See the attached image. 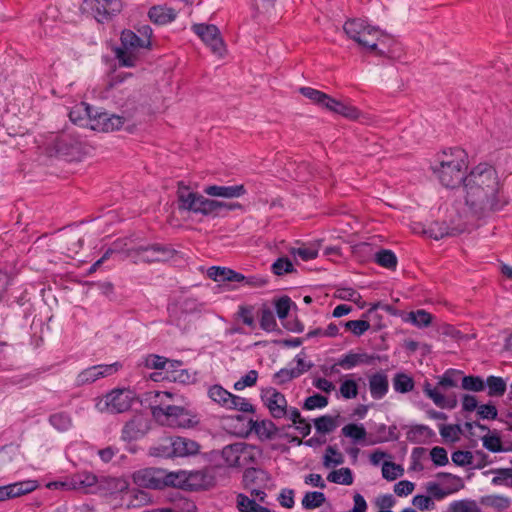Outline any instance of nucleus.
Listing matches in <instances>:
<instances>
[{
    "mask_svg": "<svg viewBox=\"0 0 512 512\" xmlns=\"http://www.w3.org/2000/svg\"><path fill=\"white\" fill-rule=\"evenodd\" d=\"M465 203L478 217L503 210L510 203L498 172L488 163H479L464 179Z\"/></svg>",
    "mask_w": 512,
    "mask_h": 512,
    "instance_id": "f257e3e1",
    "label": "nucleus"
},
{
    "mask_svg": "<svg viewBox=\"0 0 512 512\" xmlns=\"http://www.w3.org/2000/svg\"><path fill=\"white\" fill-rule=\"evenodd\" d=\"M148 399L152 417L163 426L190 429L200 422L198 414L188 404H181V397L176 393L153 391Z\"/></svg>",
    "mask_w": 512,
    "mask_h": 512,
    "instance_id": "f03ea898",
    "label": "nucleus"
},
{
    "mask_svg": "<svg viewBox=\"0 0 512 512\" xmlns=\"http://www.w3.org/2000/svg\"><path fill=\"white\" fill-rule=\"evenodd\" d=\"M343 29L346 35L355 41L362 49L375 52L381 57L394 58L395 51L392 48L385 49L386 42L392 41L374 26L365 20L354 18L345 22Z\"/></svg>",
    "mask_w": 512,
    "mask_h": 512,
    "instance_id": "7ed1b4c3",
    "label": "nucleus"
},
{
    "mask_svg": "<svg viewBox=\"0 0 512 512\" xmlns=\"http://www.w3.org/2000/svg\"><path fill=\"white\" fill-rule=\"evenodd\" d=\"M177 203L180 211L201 214L205 217H218L222 211H232L242 209V205L238 202H224L204 197L198 192L192 191L182 182L178 183Z\"/></svg>",
    "mask_w": 512,
    "mask_h": 512,
    "instance_id": "20e7f679",
    "label": "nucleus"
},
{
    "mask_svg": "<svg viewBox=\"0 0 512 512\" xmlns=\"http://www.w3.org/2000/svg\"><path fill=\"white\" fill-rule=\"evenodd\" d=\"M142 37L131 30H125L121 34V46L115 49L116 58L123 67H134L139 58L140 49H148L151 45L150 37L152 29L145 25L138 30Z\"/></svg>",
    "mask_w": 512,
    "mask_h": 512,
    "instance_id": "39448f33",
    "label": "nucleus"
},
{
    "mask_svg": "<svg viewBox=\"0 0 512 512\" xmlns=\"http://www.w3.org/2000/svg\"><path fill=\"white\" fill-rule=\"evenodd\" d=\"M443 156L440 165L433 168L441 184L447 188H456L461 183L464 184L463 171L467 168L465 152L462 149L455 148L450 150V154L444 152Z\"/></svg>",
    "mask_w": 512,
    "mask_h": 512,
    "instance_id": "423d86ee",
    "label": "nucleus"
},
{
    "mask_svg": "<svg viewBox=\"0 0 512 512\" xmlns=\"http://www.w3.org/2000/svg\"><path fill=\"white\" fill-rule=\"evenodd\" d=\"M136 482L149 488L160 489L164 486L186 487L187 471L166 472L161 469L139 471L134 475Z\"/></svg>",
    "mask_w": 512,
    "mask_h": 512,
    "instance_id": "0eeeda50",
    "label": "nucleus"
},
{
    "mask_svg": "<svg viewBox=\"0 0 512 512\" xmlns=\"http://www.w3.org/2000/svg\"><path fill=\"white\" fill-rule=\"evenodd\" d=\"M104 404L100 408L101 412L110 414H119L128 411L133 403L137 401L136 393L130 389L117 388L104 396Z\"/></svg>",
    "mask_w": 512,
    "mask_h": 512,
    "instance_id": "6e6552de",
    "label": "nucleus"
},
{
    "mask_svg": "<svg viewBox=\"0 0 512 512\" xmlns=\"http://www.w3.org/2000/svg\"><path fill=\"white\" fill-rule=\"evenodd\" d=\"M55 241L60 253L74 257L82 248L84 237L81 229L77 226L60 230Z\"/></svg>",
    "mask_w": 512,
    "mask_h": 512,
    "instance_id": "1a4fd4ad",
    "label": "nucleus"
},
{
    "mask_svg": "<svg viewBox=\"0 0 512 512\" xmlns=\"http://www.w3.org/2000/svg\"><path fill=\"white\" fill-rule=\"evenodd\" d=\"M192 30L208 47H210L214 54L218 56H222L224 54L225 44L217 26L203 23L194 24L192 26Z\"/></svg>",
    "mask_w": 512,
    "mask_h": 512,
    "instance_id": "9d476101",
    "label": "nucleus"
},
{
    "mask_svg": "<svg viewBox=\"0 0 512 512\" xmlns=\"http://www.w3.org/2000/svg\"><path fill=\"white\" fill-rule=\"evenodd\" d=\"M261 399L274 419H281L288 415V404L285 396L275 388L262 390Z\"/></svg>",
    "mask_w": 512,
    "mask_h": 512,
    "instance_id": "9b49d317",
    "label": "nucleus"
},
{
    "mask_svg": "<svg viewBox=\"0 0 512 512\" xmlns=\"http://www.w3.org/2000/svg\"><path fill=\"white\" fill-rule=\"evenodd\" d=\"M150 430V420L142 413H137L125 423L122 429V439L135 441L144 437Z\"/></svg>",
    "mask_w": 512,
    "mask_h": 512,
    "instance_id": "f8f14e48",
    "label": "nucleus"
},
{
    "mask_svg": "<svg viewBox=\"0 0 512 512\" xmlns=\"http://www.w3.org/2000/svg\"><path fill=\"white\" fill-rule=\"evenodd\" d=\"M137 259L143 262L152 263L167 261L173 257L175 250L162 244H153L150 246H140L134 250Z\"/></svg>",
    "mask_w": 512,
    "mask_h": 512,
    "instance_id": "ddd939ff",
    "label": "nucleus"
},
{
    "mask_svg": "<svg viewBox=\"0 0 512 512\" xmlns=\"http://www.w3.org/2000/svg\"><path fill=\"white\" fill-rule=\"evenodd\" d=\"M92 111L93 107L86 102L77 103L71 108L69 119L75 125L94 131L96 130V115H93Z\"/></svg>",
    "mask_w": 512,
    "mask_h": 512,
    "instance_id": "4468645a",
    "label": "nucleus"
},
{
    "mask_svg": "<svg viewBox=\"0 0 512 512\" xmlns=\"http://www.w3.org/2000/svg\"><path fill=\"white\" fill-rule=\"evenodd\" d=\"M49 148L56 156L73 157L79 151V142L68 133L57 134Z\"/></svg>",
    "mask_w": 512,
    "mask_h": 512,
    "instance_id": "2eb2a0df",
    "label": "nucleus"
},
{
    "mask_svg": "<svg viewBox=\"0 0 512 512\" xmlns=\"http://www.w3.org/2000/svg\"><path fill=\"white\" fill-rule=\"evenodd\" d=\"M467 228L466 222H458L456 224L448 225L447 220L434 221L424 231L431 238L435 240L442 239L446 236H456L463 233Z\"/></svg>",
    "mask_w": 512,
    "mask_h": 512,
    "instance_id": "dca6fc26",
    "label": "nucleus"
},
{
    "mask_svg": "<svg viewBox=\"0 0 512 512\" xmlns=\"http://www.w3.org/2000/svg\"><path fill=\"white\" fill-rule=\"evenodd\" d=\"M170 321L177 326L185 322L186 316L200 311V305L196 299L184 298L177 304L168 308Z\"/></svg>",
    "mask_w": 512,
    "mask_h": 512,
    "instance_id": "f3484780",
    "label": "nucleus"
},
{
    "mask_svg": "<svg viewBox=\"0 0 512 512\" xmlns=\"http://www.w3.org/2000/svg\"><path fill=\"white\" fill-rule=\"evenodd\" d=\"M378 358V356L369 355L367 353H354L350 351L338 359L337 363L331 367V371L336 372V366H340L343 369H352L359 364L371 365Z\"/></svg>",
    "mask_w": 512,
    "mask_h": 512,
    "instance_id": "a211bd4d",
    "label": "nucleus"
},
{
    "mask_svg": "<svg viewBox=\"0 0 512 512\" xmlns=\"http://www.w3.org/2000/svg\"><path fill=\"white\" fill-rule=\"evenodd\" d=\"M204 193L212 197L233 199L244 196L247 191L243 184L233 186L209 185L204 188Z\"/></svg>",
    "mask_w": 512,
    "mask_h": 512,
    "instance_id": "6ab92c4d",
    "label": "nucleus"
},
{
    "mask_svg": "<svg viewBox=\"0 0 512 512\" xmlns=\"http://www.w3.org/2000/svg\"><path fill=\"white\" fill-rule=\"evenodd\" d=\"M121 0H98V23L113 20L122 11Z\"/></svg>",
    "mask_w": 512,
    "mask_h": 512,
    "instance_id": "aec40b11",
    "label": "nucleus"
},
{
    "mask_svg": "<svg viewBox=\"0 0 512 512\" xmlns=\"http://www.w3.org/2000/svg\"><path fill=\"white\" fill-rule=\"evenodd\" d=\"M388 389V376L385 372H377L369 377V390L373 399H382L387 394Z\"/></svg>",
    "mask_w": 512,
    "mask_h": 512,
    "instance_id": "412c9836",
    "label": "nucleus"
},
{
    "mask_svg": "<svg viewBox=\"0 0 512 512\" xmlns=\"http://www.w3.org/2000/svg\"><path fill=\"white\" fill-rule=\"evenodd\" d=\"M173 441L175 457L194 456L200 452V444L192 439L175 436Z\"/></svg>",
    "mask_w": 512,
    "mask_h": 512,
    "instance_id": "4be33fe9",
    "label": "nucleus"
},
{
    "mask_svg": "<svg viewBox=\"0 0 512 512\" xmlns=\"http://www.w3.org/2000/svg\"><path fill=\"white\" fill-rule=\"evenodd\" d=\"M249 428L261 440L273 439L277 434V427L271 420H253L250 419L248 422Z\"/></svg>",
    "mask_w": 512,
    "mask_h": 512,
    "instance_id": "5701e85b",
    "label": "nucleus"
},
{
    "mask_svg": "<svg viewBox=\"0 0 512 512\" xmlns=\"http://www.w3.org/2000/svg\"><path fill=\"white\" fill-rule=\"evenodd\" d=\"M208 276L217 282H242L245 276L230 268L212 266L208 269Z\"/></svg>",
    "mask_w": 512,
    "mask_h": 512,
    "instance_id": "b1692460",
    "label": "nucleus"
},
{
    "mask_svg": "<svg viewBox=\"0 0 512 512\" xmlns=\"http://www.w3.org/2000/svg\"><path fill=\"white\" fill-rule=\"evenodd\" d=\"M150 20L157 25H166L175 20L177 12L166 5H157L149 9Z\"/></svg>",
    "mask_w": 512,
    "mask_h": 512,
    "instance_id": "393cba45",
    "label": "nucleus"
},
{
    "mask_svg": "<svg viewBox=\"0 0 512 512\" xmlns=\"http://www.w3.org/2000/svg\"><path fill=\"white\" fill-rule=\"evenodd\" d=\"M325 109L329 110L330 112L339 114L349 120H357L361 115L360 110H358L355 106L338 101L331 96Z\"/></svg>",
    "mask_w": 512,
    "mask_h": 512,
    "instance_id": "a878e982",
    "label": "nucleus"
},
{
    "mask_svg": "<svg viewBox=\"0 0 512 512\" xmlns=\"http://www.w3.org/2000/svg\"><path fill=\"white\" fill-rule=\"evenodd\" d=\"M186 487L191 490H200L206 488L211 482V476L205 470L187 471Z\"/></svg>",
    "mask_w": 512,
    "mask_h": 512,
    "instance_id": "bb28decb",
    "label": "nucleus"
},
{
    "mask_svg": "<svg viewBox=\"0 0 512 512\" xmlns=\"http://www.w3.org/2000/svg\"><path fill=\"white\" fill-rule=\"evenodd\" d=\"M149 453L155 457L175 458L173 437L162 438L155 446L150 447Z\"/></svg>",
    "mask_w": 512,
    "mask_h": 512,
    "instance_id": "cd10ccee",
    "label": "nucleus"
},
{
    "mask_svg": "<svg viewBox=\"0 0 512 512\" xmlns=\"http://www.w3.org/2000/svg\"><path fill=\"white\" fill-rule=\"evenodd\" d=\"M96 482V476H87L85 480H74L73 482H62V481H53L47 484V488L49 489H59V490H69V489H80V488H89L94 485Z\"/></svg>",
    "mask_w": 512,
    "mask_h": 512,
    "instance_id": "c85d7f7f",
    "label": "nucleus"
},
{
    "mask_svg": "<svg viewBox=\"0 0 512 512\" xmlns=\"http://www.w3.org/2000/svg\"><path fill=\"white\" fill-rule=\"evenodd\" d=\"M124 124V119L118 115L108 116L106 113H98V131L113 132L119 130Z\"/></svg>",
    "mask_w": 512,
    "mask_h": 512,
    "instance_id": "c756f323",
    "label": "nucleus"
},
{
    "mask_svg": "<svg viewBox=\"0 0 512 512\" xmlns=\"http://www.w3.org/2000/svg\"><path fill=\"white\" fill-rule=\"evenodd\" d=\"M222 454L229 465L239 466L241 457L246 454V447L242 443H235L224 447Z\"/></svg>",
    "mask_w": 512,
    "mask_h": 512,
    "instance_id": "7c9ffc66",
    "label": "nucleus"
},
{
    "mask_svg": "<svg viewBox=\"0 0 512 512\" xmlns=\"http://www.w3.org/2000/svg\"><path fill=\"white\" fill-rule=\"evenodd\" d=\"M209 397L222 407L228 409L231 406L233 394L220 385H213L208 391Z\"/></svg>",
    "mask_w": 512,
    "mask_h": 512,
    "instance_id": "2f4dec72",
    "label": "nucleus"
},
{
    "mask_svg": "<svg viewBox=\"0 0 512 512\" xmlns=\"http://www.w3.org/2000/svg\"><path fill=\"white\" fill-rule=\"evenodd\" d=\"M435 435L434 431L426 425H414L407 432V438L414 443H422Z\"/></svg>",
    "mask_w": 512,
    "mask_h": 512,
    "instance_id": "473e14b6",
    "label": "nucleus"
},
{
    "mask_svg": "<svg viewBox=\"0 0 512 512\" xmlns=\"http://www.w3.org/2000/svg\"><path fill=\"white\" fill-rule=\"evenodd\" d=\"M124 487L125 483L116 478L103 477L100 480L98 479V492H101L103 496L119 492Z\"/></svg>",
    "mask_w": 512,
    "mask_h": 512,
    "instance_id": "72a5a7b5",
    "label": "nucleus"
},
{
    "mask_svg": "<svg viewBox=\"0 0 512 512\" xmlns=\"http://www.w3.org/2000/svg\"><path fill=\"white\" fill-rule=\"evenodd\" d=\"M339 416L324 415L314 419V426L318 433L328 434L338 427Z\"/></svg>",
    "mask_w": 512,
    "mask_h": 512,
    "instance_id": "f704fd0d",
    "label": "nucleus"
},
{
    "mask_svg": "<svg viewBox=\"0 0 512 512\" xmlns=\"http://www.w3.org/2000/svg\"><path fill=\"white\" fill-rule=\"evenodd\" d=\"M299 92L306 98L310 99L313 103L320 107L326 108L330 96L320 90L311 87H301Z\"/></svg>",
    "mask_w": 512,
    "mask_h": 512,
    "instance_id": "c9c22d12",
    "label": "nucleus"
},
{
    "mask_svg": "<svg viewBox=\"0 0 512 512\" xmlns=\"http://www.w3.org/2000/svg\"><path fill=\"white\" fill-rule=\"evenodd\" d=\"M327 480L335 484L351 485L353 483V474L350 468L344 467L331 471L327 475Z\"/></svg>",
    "mask_w": 512,
    "mask_h": 512,
    "instance_id": "e433bc0d",
    "label": "nucleus"
},
{
    "mask_svg": "<svg viewBox=\"0 0 512 512\" xmlns=\"http://www.w3.org/2000/svg\"><path fill=\"white\" fill-rule=\"evenodd\" d=\"M310 368H311V365H308L307 367H303V368H292V369L283 368V369L279 370L277 373H275L274 379L277 384H284V383L291 381L294 378L299 377L301 374L308 371Z\"/></svg>",
    "mask_w": 512,
    "mask_h": 512,
    "instance_id": "4c0bfd02",
    "label": "nucleus"
},
{
    "mask_svg": "<svg viewBox=\"0 0 512 512\" xmlns=\"http://www.w3.org/2000/svg\"><path fill=\"white\" fill-rule=\"evenodd\" d=\"M375 262L381 267L395 270L397 266V257L393 251L382 249L375 254Z\"/></svg>",
    "mask_w": 512,
    "mask_h": 512,
    "instance_id": "58836bf2",
    "label": "nucleus"
},
{
    "mask_svg": "<svg viewBox=\"0 0 512 512\" xmlns=\"http://www.w3.org/2000/svg\"><path fill=\"white\" fill-rule=\"evenodd\" d=\"M488 388V395L491 397H500L506 391V382L502 377L489 376L485 382Z\"/></svg>",
    "mask_w": 512,
    "mask_h": 512,
    "instance_id": "ea45409f",
    "label": "nucleus"
},
{
    "mask_svg": "<svg viewBox=\"0 0 512 512\" xmlns=\"http://www.w3.org/2000/svg\"><path fill=\"white\" fill-rule=\"evenodd\" d=\"M325 501L326 497L323 492H307L302 499V506L307 510H313L322 506Z\"/></svg>",
    "mask_w": 512,
    "mask_h": 512,
    "instance_id": "a19ab883",
    "label": "nucleus"
},
{
    "mask_svg": "<svg viewBox=\"0 0 512 512\" xmlns=\"http://www.w3.org/2000/svg\"><path fill=\"white\" fill-rule=\"evenodd\" d=\"M437 478L441 480H446V489L449 494L458 492L459 490L464 488V482L462 478L451 473L439 472L437 474Z\"/></svg>",
    "mask_w": 512,
    "mask_h": 512,
    "instance_id": "79ce46f5",
    "label": "nucleus"
},
{
    "mask_svg": "<svg viewBox=\"0 0 512 512\" xmlns=\"http://www.w3.org/2000/svg\"><path fill=\"white\" fill-rule=\"evenodd\" d=\"M393 388L396 392L408 393L413 390L414 381L410 376L398 373L393 378Z\"/></svg>",
    "mask_w": 512,
    "mask_h": 512,
    "instance_id": "37998d69",
    "label": "nucleus"
},
{
    "mask_svg": "<svg viewBox=\"0 0 512 512\" xmlns=\"http://www.w3.org/2000/svg\"><path fill=\"white\" fill-rule=\"evenodd\" d=\"M432 315L424 309L412 311L408 314L407 321H410L416 327H427L432 322Z\"/></svg>",
    "mask_w": 512,
    "mask_h": 512,
    "instance_id": "c03bdc74",
    "label": "nucleus"
},
{
    "mask_svg": "<svg viewBox=\"0 0 512 512\" xmlns=\"http://www.w3.org/2000/svg\"><path fill=\"white\" fill-rule=\"evenodd\" d=\"M344 463V456L334 446H328L323 456V466L331 468Z\"/></svg>",
    "mask_w": 512,
    "mask_h": 512,
    "instance_id": "a18cd8bd",
    "label": "nucleus"
},
{
    "mask_svg": "<svg viewBox=\"0 0 512 512\" xmlns=\"http://www.w3.org/2000/svg\"><path fill=\"white\" fill-rule=\"evenodd\" d=\"M461 386L464 390L480 392L485 389V381L480 376H463Z\"/></svg>",
    "mask_w": 512,
    "mask_h": 512,
    "instance_id": "49530a36",
    "label": "nucleus"
},
{
    "mask_svg": "<svg viewBox=\"0 0 512 512\" xmlns=\"http://www.w3.org/2000/svg\"><path fill=\"white\" fill-rule=\"evenodd\" d=\"M342 434L345 437H349L356 442L364 440L367 435L366 430L362 425H358V424H354V423L345 425L342 428Z\"/></svg>",
    "mask_w": 512,
    "mask_h": 512,
    "instance_id": "de8ad7c7",
    "label": "nucleus"
},
{
    "mask_svg": "<svg viewBox=\"0 0 512 512\" xmlns=\"http://www.w3.org/2000/svg\"><path fill=\"white\" fill-rule=\"evenodd\" d=\"M50 424L59 431H66L71 426V418L65 412L52 414L49 417Z\"/></svg>",
    "mask_w": 512,
    "mask_h": 512,
    "instance_id": "09e8293b",
    "label": "nucleus"
},
{
    "mask_svg": "<svg viewBox=\"0 0 512 512\" xmlns=\"http://www.w3.org/2000/svg\"><path fill=\"white\" fill-rule=\"evenodd\" d=\"M260 327L267 332H272L277 328L274 313L267 307L261 310Z\"/></svg>",
    "mask_w": 512,
    "mask_h": 512,
    "instance_id": "8fccbe9b",
    "label": "nucleus"
},
{
    "mask_svg": "<svg viewBox=\"0 0 512 512\" xmlns=\"http://www.w3.org/2000/svg\"><path fill=\"white\" fill-rule=\"evenodd\" d=\"M403 471L400 465L393 462H384L382 465V476L389 481H393L402 476Z\"/></svg>",
    "mask_w": 512,
    "mask_h": 512,
    "instance_id": "3c124183",
    "label": "nucleus"
},
{
    "mask_svg": "<svg viewBox=\"0 0 512 512\" xmlns=\"http://www.w3.org/2000/svg\"><path fill=\"white\" fill-rule=\"evenodd\" d=\"M451 459L455 465L460 467L474 464V455L470 451L457 450L452 453Z\"/></svg>",
    "mask_w": 512,
    "mask_h": 512,
    "instance_id": "603ef678",
    "label": "nucleus"
},
{
    "mask_svg": "<svg viewBox=\"0 0 512 512\" xmlns=\"http://www.w3.org/2000/svg\"><path fill=\"white\" fill-rule=\"evenodd\" d=\"M328 405V398L321 394H314L305 399L303 409L314 410L317 408H324Z\"/></svg>",
    "mask_w": 512,
    "mask_h": 512,
    "instance_id": "864d4df0",
    "label": "nucleus"
},
{
    "mask_svg": "<svg viewBox=\"0 0 512 512\" xmlns=\"http://www.w3.org/2000/svg\"><path fill=\"white\" fill-rule=\"evenodd\" d=\"M370 323L366 320H350L344 323V327L355 336H361L370 329Z\"/></svg>",
    "mask_w": 512,
    "mask_h": 512,
    "instance_id": "5fc2aeb1",
    "label": "nucleus"
},
{
    "mask_svg": "<svg viewBox=\"0 0 512 512\" xmlns=\"http://www.w3.org/2000/svg\"><path fill=\"white\" fill-rule=\"evenodd\" d=\"M123 246H122V242L121 241H115L111 247H109L105 252L104 254L102 255V257L100 259H98V267L104 263L107 259H109L110 257L114 256L115 258H117L119 261L120 260H123Z\"/></svg>",
    "mask_w": 512,
    "mask_h": 512,
    "instance_id": "6e6d98bb",
    "label": "nucleus"
},
{
    "mask_svg": "<svg viewBox=\"0 0 512 512\" xmlns=\"http://www.w3.org/2000/svg\"><path fill=\"white\" fill-rule=\"evenodd\" d=\"M272 271L276 275H283L285 273H291L294 268L292 262L287 257L278 258L271 267Z\"/></svg>",
    "mask_w": 512,
    "mask_h": 512,
    "instance_id": "4d7b16f0",
    "label": "nucleus"
},
{
    "mask_svg": "<svg viewBox=\"0 0 512 512\" xmlns=\"http://www.w3.org/2000/svg\"><path fill=\"white\" fill-rule=\"evenodd\" d=\"M461 372L456 370H448L446 371L443 376L440 378L438 385L442 388H451L456 387L458 384V378L460 377Z\"/></svg>",
    "mask_w": 512,
    "mask_h": 512,
    "instance_id": "13d9d810",
    "label": "nucleus"
},
{
    "mask_svg": "<svg viewBox=\"0 0 512 512\" xmlns=\"http://www.w3.org/2000/svg\"><path fill=\"white\" fill-rule=\"evenodd\" d=\"M451 512H480L474 501L460 500L450 504Z\"/></svg>",
    "mask_w": 512,
    "mask_h": 512,
    "instance_id": "bf43d9fd",
    "label": "nucleus"
},
{
    "mask_svg": "<svg viewBox=\"0 0 512 512\" xmlns=\"http://www.w3.org/2000/svg\"><path fill=\"white\" fill-rule=\"evenodd\" d=\"M340 394L345 399H353L358 395V386L354 380L347 379L340 385Z\"/></svg>",
    "mask_w": 512,
    "mask_h": 512,
    "instance_id": "052dcab7",
    "label": "nucleus"
},
{
    "mask_svg": "<svg viewBox=\"0 0 512 512\" xmlns=\"http://www.w3.org/2000/svg\"><path fill=\"white\" fill-rule=\"evenodd\" d=\"M484 448L490 452L497 453L503 450L501 439L498 435H485L482 437Z\"/></svg>",
    "mask_w": 512,
    "mask_h": 512,
    "instance_id": "680f3d73",
    "label": "nucleus"
},
{
    "mask_svg": "<svg viewBox=\"0 0 512 512\" xmlns=\"http://www.w3.org/2000/svg\"><path fill=\"white\" fill-rule=\"evenodd\" d=\"M430 457L436 466H445L449 463L446 449L440 446L431 449Z\"/></svg>",
    "mask_w": 512,
    "mask_h": 512,
    "instance_id": "e2e57ef3",
    "label": "nucleus"
},
{
    "mask_svg": "<svg viewBox=\"0 0 512 512\" xmlns=\"http://www.w3.org/2000/svg\"><path fill=\"white\" fill-rule=\"evenodd\" d=\"M257 378L258 372L256 370H250L245 376L235 382L234 389L239 391L246 387H251L256 384Z\"/></svg>",
    "mask_w": 512,
    "mask_h": 512,
    "instance_id": "0e129e2a",
    "label": "nucleus"
},
{
    "mask_svg": "<svg viewBox=\"0 0 512 512\" xmlns=\"http://www.w3.org/2000/svg\"><path fill=\"white\" fill-rule=\"evenodd\" d=\"M292 303V300L288 296H283L276 300L275 309L279 319H284L287 317Z\"/></svg>",
    "mask_w": 512,
    "mask_h": 512,
    "instance_id": "69168bd1",
    "label": "nucleus"
},
{
    "mask_svg": "<svg viewBox=\"0 0 512 512\" xmlns=\"http://www.w3.org/2000/svg\"><path fill=\"white\" fill-rule=\"evenodd\" d=\"M231 402V406L228 407V409H236L242 412H254L253 405L245 398L233 394Z\"/></svg>",
    "mask_w": 512,
    "mask_h": 512,
    "instance_id": "338daca9",
    "label": "nucleus"
},
{
    "mask_svg": "<svg viewBox=\"0 0 512 512\" xmlns=\"http://www.w3.org/2000/svg\"><path fill=\"white\" fill-rule=\"evenodd\" d=\"M256 504L257 503L254 499H250L244 494H239L237 496V507L241 512H253Z\"/></svg>",
    "mask_w": 512,
    "mask_h": 512,
    "instance_id": "774afa93",
    "label": "nucleus"
}]
</instances>
